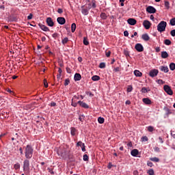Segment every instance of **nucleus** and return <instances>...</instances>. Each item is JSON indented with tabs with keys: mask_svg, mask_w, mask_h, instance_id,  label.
Segmentation results:
<instances>
[{
	"mask_svg": "<svg viewBox=\"0 0 175 175\" xmlns=\"http://www.w3.org/2000/svg\"><path fill=\"white\" fill-rule=\"evenodd\" d=\"M33 155V148L31 145H27L25 149V156L26 159H31Z\"/></svg>",
	"mask_w": 175,
	"mask_h": 175,
	"instance_id": "nucleus-1",
	"label": "nucleus"
},
{
	"mask_svg": "<svg viewBox=\"0 0 175 175\" xmlns=\"http://www.w3.org/2000/svg\"><path fill=\"white\" fill-rule=\"evenodd\" d=\"M167 25V23L165 21H161L157 25V31L159 32H165L166 31V26Z\"/></svg>",
	"mask_w": 175,
	"mask_h": 175,
	"instance_id": "nucleus-2",
	"label": "nucleus"
},
{
	"mask_svg": "<svg viewBox=\"0 0 175 175\" xmlns=\"http://www.w3.org/2000/svg\"><path fill=\"white\" fill-rule=\"evenodd\" d=\"M23 170L24 172H29V160L25 159L23 161Z\"/></svg>",
	"mask_w": 175,
	"mask_h": 175,
	"instance_id": "nucleus-3",
	"label": "nucleus"
},
{
	"mask_svg": "<svg viewBox=\"0 0 175 175\" xmlns=\"http://www.w3.org/2000/svg\"><path fill=\"white\" fill-rule=\"evenodd\" d=\"M163 90L168 95H173V90H172V88H170V86L165 85L163 86Z\"/></svg>",
	"mask_w": 175,
	"mask_h": 175,
	"instance_id": "nucleus-4",
	"label": "nucleus"
},
{
	"mask_svg": "<svg viewBox=\"0 0 175 175\" xmlns=\"http://www.w3.org/2000/svg\"><path fill=\"white\" fill-rule=\"evenodd\" d=\"M135 50L138 51V53H142V51H144V47H143V45L140 43H137L135 46Z\"/></svg>",
	"mask_w": 175,
	"mask_h": 175,
	"instance_id": "nucleus-5",
	"label": "nucleus"
},
{
	"mask_svg": "<svg viewBox=\"0 0 175 175\" xmlns=\"http://www.w3.org/2000/svg\"><path fill=\"white\" fill-rule=\"evenodd\" d=\"M158 73H159V71L157 69H153L150 71L149 76L150 77H155L156 76H158Z\"/></svg>",
	"mask_w": 175,
	"mask_h": 175,
	"instance_id": "nucleus-6",
	"label": "nucleus"
},
{
	"mask_svg": "<svg viewBox=\"0 0 175 175\" xmlns=\"http://www.w3.org/2000/svg\"><path fill=\"white\" fill-rule=\"evenodd\" d=\"M146 12L150 14L157 13V9H155V8L153 6L149 5L148 8H146Z\"/></svg>",
	"mask_w": 175,
	"mask_h": 175,
	"instance_id": "nucleus-7",
	"label": "nucleus"
},
{
	"mask_svg": "<svg viewBox=\"0 0 175 175\" xmlns=\"http://www.w3.org/2000/svg\"><path fill=\"white\" fill-rule=\"evenodd\" d=\"M143 26L144 27L145 29H150L151 27V23L149 21H144L143 22Z\"/></svg>",
	"mask_w": 175,
	"mask_h": 175,
	"instance_id": "nucleus-8",
	"label": "nucleus"
},
{
	"mask_svg": "<svg viewBox=\"0 0 175 175\" xmlns=\"http://www.w3.org/2000/svg\"><path fill=\"white\" fill-rule=\"evenodd\" d=\"M57 21L60 25H64L66 23V20L64 17H58Z\"/></svg>",
	"mask_w": 175,
	"mask_h": 175,
	"instance_id": "nucleus-9",
	"label": "nucleus"
},
{
	"mask_svg": "<svg viewBox=\"0 0 175 175\" xmlns=\"http://www.w3.org/2000/svg\"><path fill=\"white\" fill-rule=\"evenodd\" d=\"M46 21L49 27H54V21H53V18L48 17Z\"/></svg>",
	"mask_w": 175,
	"mask_h": 175,
	"instance_id": "nucleus-10",
	"label": "nucleus"
},
{
	"mask_svg": "<svg viewBox=\"0 0 175 175\" xmlns=\"http://www.w3.org/2000/svg\"><path fill=\"white\" fill-rule=\"evenodd\" d=\"M38 25L42 31H44V32L50 31V29H49L47 26L42 25V23H39Z\"/></svg>",
	"mask_w": 175,
	"mask_h": 175,
	"instance_id": "nucleus-11",
	"label": "nucleus"
},
{
	"mask_svg": "<svg viewBox=\"0 0 175 175\" xmlns=\"http://www.w3.org/2000/svg\"><path fill=\"white\" fill-rule=\"evenodd\" d=\"M127 23L128 24H129L130 25H136V23H137V21H136V19L135 18H129L127 20Z\"/></svg>",
	"mask_w": 175,
	"mask_h": 175,
	"instance_id": "nucleus-12",
	"label": "nucleus"
},
{
	"mask_svg": "<svg viewBox=\"0 0 175 175\" xmlns=\"http://www.w3.org/2000/svg\"><path fill=\"white\" fill-rule=\"evenodd\" d=\"M159 69L161 71V72H164V73H167V72H169V68L166 66H161Z\"/></svg>",
	"mask_w": 175,
	"mask_h": 175,
	"instance_id": "nucleus-13",
	"label": "nucleus"
},
{
	"mask_svg": "<svg viewBox=\"0 0 175 175\" xmlns=\"http://www.w3.org/2000/svg\"><path fill=\"white\" fill-rule=\"evenodd\" d=\"M81 8L82 14H83L84 16L88 15V13H90V10L88 8H84V5H83Z\"/></svg>",
	"mask_w": 175,
	"mask_h": 175,
	"instance_id": "nucleus-14",
	"label": "nucleus"
},
{
	"mask_svg": "<svg viewBox=\"0 0 175 175\" xmlns=\"http://www.w3.org/2000/svg\"><path fill=\"white\" fill-rule=\"evenodd\" d=\"M78 103L81 107H83L84 109H88V107H90L87 103L83 101L79 100L78 101Z\"/></svg>",
	"mask_w": 175,
	"mask_h": 175,
	"instance_id": "nucleus-15",
	"label": "nucleus"
},
{
	"mask_svg": "<svg viewBox=\"0 0 175 175\" xmlns=\"http://www.w3.org/2000/svg\"><path fill=\"white\" fill-rule=\"evenodd\" d=\"M74 80L75 81H80V80H81V75L76 73L74 76Z\"/></svg>",
	"mask_w": 175,
	"mask_h": 175,
	"instance_id": "nucleus-16",
	"label": "nucleus"
},
{
	"mask_svg": "<svg viewBox=\"0 0 175 175\" xmlns=\"http://www.w3.org/2000/svg\"><path fill=\"white\" fill-rule=\"evenodd\" d=\"M142 39H143V40L145 42H148V40H150V36H148L147 33L142 34Z\"/></svg>",
	"mask_w": 175,
	"mask_h": 175,
	"instance_id": "nucleus-17",
	"label": "nucleus"
},
{
	"mask_svg": "<svg viewBox=\"0 0 175 175\" xmlns=\"http://www.w3.org/2000/svg\"><path fill=\"white\" fill-rule=\"evenodd\" d=\"M142 102H144V103H145V105H151L152 103L151 100L148 98H143Z\"/></svg>",
	"mask_w": 175,
	"mask_h": 175,
	"instance_id": "nucleus-18",
	"label": "nucleus"
},
{
	"mask_svg": "<svg viewBox=\"0 0 175 175\" xmlns=\"http://www.w3.org/2000/svg\"><path fill=\"white\" fill-rule=\"evenodd\" d=\"M70 133H71V136H76V134L77 133V129H76V128L75 127H71Z\"/></svg>",
	"mask_w": 175,
	"mask_h": 175,
	"instance_id": "nucleus-19",
	"label": "nucleus"
},
{
	"mask_svg": "<svg viewBox=\"0 0 175 175\" xmlns=\"http://www.w3.org/2000/svg\"><path fill=\"white\" fill-rule=\"evenodd\" d=\"M131 154L132 157H137L139 155V150L137 149H133L131 150Z\"/></svg>",
	"mask_w": 175,
	"mask_h": 175,
	"instance_id": "nucleus-20",
	"label": "nucleus"
},
{
	"mask_svg": "<svg viewBox=\"0 0 175 175\" xmlns=\"http://www.w3.org/2000/svg\"><path fill=\"white\" fill-rule=\"evenodd\" d=\"M150 91H151L150 88H146V87L142 88L141 90L142 94H147V92H150Z\"/></svg>",
	"mask_w": 175,
	"mask_h": 175,
	"instance_id": "nucleus-21",
	"label": "nucleus"
},
{
	"mask_svg": "<svg viewBox=\"0 0 175 175\" xmlns=\"http://www.w3.org/2000/svg\"><path fill=\"white\" fill-rule=\"evenodd\" d=\"M134 75L136 77H142V76H143V73L137 70H134Z\"/></svg>",
	"mask_w": 175,
	"mask_h": 175,
	"instance_id": "nucleus-22",
	"label": "nucleus"
},
{
	"mask_svg": "<svg viewBox=\"0 0 175 175\" xmlns=\"http://www.w3.org/2000/svg\"><path fill=\"white\" fill-rule=\"evenodd\" d=\"M169 57V54L166 51L161 52V58L166 59Z\"/></svg>",
	"mask_w": 175,
	"mask_h": 175,
	"instance_id": "nucleus-23",
	"label": "nucleus"
},
{
	"mask_svg": "<svg viewBox=\"0 0 175 175\" xmlns=\"http://www.w3.org/2000/svg\"><path fill=\"white\" fill-rule=\"evenodd\" d=\"M100 17L102 18V20H107L108 15L105 12H102L100 15Z\"/></svg>",
	"mask_w": 175,
	"mask_h": 175,
	"instance_id": "nucleus-24",
	"label": "nucleus"
},
{
	"mask_svg": "<svg viewBox=\"0 0 175 175\" xmlns=\"http://www.w3.org/2000/svg\"><path fill=\"white\" fill-rule=\"evenodd\" d=\"M92 80L93 81H98V80H100V77L98 76V75H94L92 77Z\"/></svg>",
	"mask_w": 175,
	"mask_h": 175,
	"instance_id": "nucleus-25",
	"label": "nucleus"
},
{
	"mask_svg": "<svg viewBox=\"0 0 175 175\" xmlns=\"http://www.w3.org/2000/svg\"><path fill=\"white\" fill-rule=\"evenodd\" d=\"M83 44H85V46H88V44H90V42L88 41V38L87 37L83 38Z\"/></svg>",
	"mask_w": 175,
	"mask_h": 175,
	"instance_id": "nucleus-26",
	"label": "nucleus"
},
{
	"mask_svg": "<svg viewBox=\"0 0 175 175\" xmlns=\"http://www.w3.org/2000/svg\"><path fill=\"white\" fill-rule=\"evenodd\" d=\"M164 44L166 46H170V44H172V41H170L169 39H166L164 40Z\"/></svg>",
	"mask_w": 175,
	"mask_h": 175,
	"instance_id": "nucleus-27",
	"label": "nucleus"
},
{
	"mask_svg": "<svg viewBox=\"0 0 175 175\" xmlns=\"http://www.w3.org/2000/svg\"><path fill=\"white\" fill-rule=\"evenodd\" d=\"M150 161H152V162H159V159L157 157H150Z\"/></svg>",
	"mask_w": 175,
	"mask_h": 175,
	"instance_id": "nucleus-28",
	"label": "nucleus"
},
{
	"mask_svg": "<svg viewBox=\"0 0 175 175\" xmlns=\"http://www.w3.org/2000/svg\"><path fill=\"white\" fill-rule=\"evenodd\" d=\"M68 42H69V38H68L67 37L64 38L62 40V44H66V43H68Z\"/></svg>",
	"mask_w": 175,
	"mask_h": 175,
	"instance_id": "nucleus-29",
	"label": "nucleus"
},
{
	"mask_svg": "<svg viewBox=\"0 0 175 175\" xmlns=\"http://www.w3.org/2000/svg\"><path fill=\"white\" fill-rule=\"evenodd\" d=\"M170 70H175V64L174 63H170Z\"/></svg>",
	"mask_w": 175,
	"mask_h": 175,
	"instance_id": "nucleus-30",
	"label": "nucleus"
},
{
	"mask_svg": "<svg viewBox=\"0 0 175 175\" xmlns=\"http://www.w3.org/2000/svg\"><path fill=\"white\" fill-rule=\"evenodd\" d=\"M76 31V23H72L71 25V32Z\"/></svg>",
	"mask_w": 175,
	"mask_h": 175,
	"instance_id": "nucleus-31",
	"label": "nucleus"
},
{
	"mask_svg": "<svg viewBox=\"0 0 175 175\" xmlns=\"http://www.w3.org/2000/svg\"><path fill=\"white\" fill-rule=\"evenodd\" d=\"M98 121L99 124H103V122H105V118H102V117H99L98 118Z\"/></svg>",
	"mask_w": 175,
	"mask_h": 175,
	"instance_id": "nucleus-32",
	"label": "nucleus"
},
{
	"mask_svg": "<svg viewBox=\"0 0 175 175\" xmlns=\"http://www.w3.org/2000/svg\"><path fill=\"white\" fill-rule=\"evenodd\" d=\"M170 25H172V27H174V25H175V18H173L170 21Z\"/></svg>",
	"mask_w": 175,
	"mask_h": 175,
	"instance_id": "nucleus-33",
	"label": "nucleus"
},
{
	"mask_svg": "<svg viewBox=\"0 0 175 175\" xmlns=\"http://www.w3.org/2000/svg\"><path fill=\"white\" fill-rule=\"evenodd\" d=\"M84 143H83L81 141H79L77 143V147H83L84 146Z\"/></svg>",
	"mask_w": 175,
	"mask_h": 175,
	"instance_id": "nucleus-34",
	"label": "nucleus"
},
{
	"mask_svg": "<svg viewBox=\"0 0 175 175\" xmlns=\"http://www.w3.org/2000/svg\"><path fill=\"white\" fill-rule=\"evenodd\" d=\"M92 8H93V9L96 8V1L95 0L92 1Z\"/></svg>",
	"mask_w": 175,
	"mask_h": 175,
	"instance_id": "nucleus-35",
	"label": "nucleus"
},
{
	"mask_svg": "<svg viewBox=\"0 0 175 175\" xmlns=\"http://www.w3.org/2000/svg\"><path fill=\"white\" fill-rule=\"evenodd\" d=\"M133 90V88L132 87V85H129L127 88V92H132V91Z\"/></svg>",
	"mask_w": 175,
	"mask_h": 175,
	"instance_id": "nucleus-36",
	"label": "nucleus"
},
{
	"mask_svg": "<svg viewBox=\"0 0 175 175\" xmlns=\"http://www.w3.org/2000/svg\"><path fill=\"white\" fill-rule=\"evenodd\" d=\"M90 159V157H88V154H84L83 155V161H85V162L88 161V160Z\"/></svg>",
	"mask_w": 175,
	"mask_h": 175,
	"instance_id": "nucleus-37",
	"label": "nucleus"
},
{
	"mask_svg": "<svg viewBox=\"0 0 175 175\" xmlns=\"http://www.w3.org/2000/svg\"><path fill=\"white\" fill-rule=\"evenodd\" d=\"M14 168H15L16 170H18L20 169V163H17L14 165Z\"/></svg>",
	"mask_w": 175,
	"mask_h": 175,
	"instance_id": "nucleus-38",
	"label": "nucleus"
},
{
	"mask_svg": "<svg viewBox=\"0 0 175 175\" xmlns=\"http://www.w3.org/2000/svg\"><path fill=\"white\" fill-rule=\"evenodd\" d=\"M99 68H100V69H104V68H106V64L105 63H100L99 65Z\"/></svg>",
	"mask_w": 175,
	"mask_h": 175,
	"instance_id": "nucleus-39",
	"label": "nucleus"
},
{
	"mask_svg": "<svg viewBox=\"0 0 175 175\" xmlns=\"http://www.w3.org/2000/svg\"><path fill=\"white\" fill-rule=\"evenodd\" d=\"M70 83V81L69 80V79H65V82H64L65 87H66V85H69Z\"/></svg>",
	"mask_w": 175,
	"mask_h": 175,
	"instance_id": "nucleus-40",
	"label": "nucleus"
},
{
	"mask_svg": "<svg viewBox=\"0 0 175 175\" xmlns=\"http://www.w3.org/2000/svg\"><path fill=\"white\" fill-rule=\"evenodd\" d=\"M148 174H149V175H154V170H152V169L149 170L148 171Z\"/></svg>",
	"mask_w": 175,
	"mask_h": 175,
	"instance_id": "nucleus-41",
	"label": "nucleus"
},
{
	"mask_svg": "<svg viewBox=\"0 0 175 175\" xmlns=\"http://www.w3.org/2000/svg\"><path fill=\"white\" fill-rule=\"evenodd\" d=\"M148 131L149 132H153L154 131V126H148Z\"/></svg>",
	"mask_w": 175,
	"mask_h": 175,
	"instance_id": "nucleus-42",
	"label": "nucleus"
},
{
	"mask_svg": "<svg viewBox=\"0 0 175 175\" xmlns=\"http://www.w3.org/2000/svg\"><path fill=\"white\" fill-rule=\"evenodd\" d=\"M170 3H169V1H165V6L167 9H169L170 8Z\"/></svg>",
	"mask_w": 175,
	"mask_h": 175,
	"instance_id": "nucleus-43",
	"label": "nucleus"
},
{
	"mask_svg": "<svg viewBox=\"0 0 175 175\" xmlns=\"http://www.w3.org/2000/svg\"><path fill=\"white\" fill-rule=\"evenodd\" d=\"M142 142H148V137L147 136L142 137Z\"/></svg>",
	"mask_w": 175,
	"mask_h": 175,
	"instance_id": "nucleus-44",
	"label": "nucleus"
},
{
	"mask_svg": "<svg viewBox=\"0 0 175 175\" xmlns=\"http://www.w3.org/2000/svg\"><path fill=\"white\" fill-rule=\"evenodd\" d=\"M111 54V51H105V55H106V57H107V58H109V57H110Z\"/></svg>",
	"mask_w": 175,
	"mask_h": 175,
	"instance_id": "nucleus-45",
	"label": "nucleus"
},
{
	"mask_svg": "<svg viewBox=\"0 0 175 175\" xmlns=\"http://www.w3.org/2000/svg\"><path fill=\"white\" fill-rule=\"evenodd\" d=\"M124 54L126 57H129V51H128L127 50H124Z\"/></svg>",
	"mask_w": 175,
	"mask_h": 175,
	"instance_id": "nucleus-46",
	"label": "nucleus"
},
{
	"mask_svg": "<svg viewBox=\"0 0 175 175\" xmlns=\"http://www.w3.org/2000/svg\"><path fill=\"white\" fill-rule=\"evenodd\" d=\"M44 85L45 88H47V87H49V83H47L46 79H44Z\"/></svg>",
	"mask_w": 175,
	"mask_h": 175,
	"instance_id": "nucleus-47",
	"label": "nucleus"
},
{
	"mask_svg": "<svg viewBox=\"0 0 175 175\" xmlns=\"http://www.w3.org/2000/svg\"><path fill=\"white\" fill-rule=\"evenodd\" d=\"M147 165L150 167H152L154 166V164L152 163V162L151 161H147Z\"/></svg>",
	"mask_w": 175,
	"mask_h": 175,
	"instance_id": "nucleus-48",
	"label": "nucleus"
},
{
	"mask_svg": "<svg viewBox=\"0 0 175 175\" xmlns=\"http://www.w3.org/2000/svg\"><path fill=\"white\" fill-rule=\"evenodd\" d=\"M57 13H59V14H62V13H64V10H62V8H58Z\"/></svg>",
	"mask_w": 175,
	"mask_h": 175,
	"instance_id": "nucleus-49",
	"label": "nucleus"
},
{
	"mask_svg": "<svg viewBox=\"0 0 175 175\" xmlns=\"http://www.w3.org/2000/svg\"><path fill=\"white\" fill-rule=\"evenodd\" d=\"M157 83L158 84H165V81H163L162 79L157 80Z\"/></svg>",
	"mask_w": 175,
	"mask_h": 175,
	"instance_id": "nucleus-50",
	"label": "nucleus"
},
{
	"mask_svg": "<svg viewBox=\"0 0 175 175\" xmlns=\"http://www.w3.org/2000/svg\"><path fill=\"white\" fill-rule=\"evenodd\" d=\"M52 37L54 38V39H57V38H58V33H54L52 35Z\"/></svg>",
	"mask_w": 175,
	"mask_h": 175,
	"instance_id": "nucleus-51",
	"label": "nucleus"
},
{
	"mask_svg": "<svg viewBox=\"0 0 175 175\" xmlns=\"http://www.w3.org/2000/svg\"><path fill=\"white\" fill-rule=\"evenodd\" d=\"M66 70L67 73H72V70L69 67H66Z\"/></svg>",
	"mask_w": 175,
	"mask_h": 175,
	"instance_id": "nucleus-52",
	"label": "nucleus"
},
{
	"mask_svg": "<svg viewBox=\"0 0 175 175\" xmlns=\"http://www.w3.org/2000/svg\"><path fill=\"white\" fill-rule=\"evenodd\" d=\"M32 17H33V14H29V15L27 16V20H32Z\"/></svg>",
	"mask_w": 175,
	"mask_h": 175,
	"instance_id": "nucleus-53",
	"label": "nucleus"
},
{
	"mask_svg": "<svg viewBox=\"0 0 175 175\" xmlns=\"http://www.w3.org/2000/svg\"><path fill=\"white\" fill-rule=\"evenodd\" d=\"M79 120L83 122V121H84V116H80L79 118Z\"/></svg>",
	"mask_w": 175,
	"mask_h": 175,
	"instance_id": "nucleus-54",
	"label": "nucleus"
},
{
	"mask_svg": "<svg viewBox=\"0 0 175 175\" xmlns=\"http://www.w3.org/2000/svg\"><path fill=\"white\" fill-rule=\"evenodd\" d=\"M170 35L172 36L173 37L175 36V29H173L170 31Z\"/></svg>",
	"mask_w": 175,
	"mask_h": 175,
	"instance_id": "nucleus-55",
	"label": "nucleus"
},
{
	"mask_svg": "<svg viewBox=\"0 0 175 175\" xmlns=\"http://www.w3.org/2000/svg\"><path fill=\"white\" fill-rule=\"evenodd\" d=\"M154 151H156V152H160L161 150L159 149V147H155L154 148Z\"/></svg>",
	"mask_w": 175,
	"mask_h": 175,
	"instance_id": "nucleus-56",
	"label": "nucleus"
},
{
	"mask_svg": "<svg viewBox=\"0 0 175 175\" xmlns=\"http://www.w3.org/2000/svg\"><path fill=\"white\" fill-rule=\"evenodd\" d=\"M113 164L111 163H109V165H108V166H107V167L109 168V169H111L112 167H113Z\"/></svg>",
	"mask_w": 175,
	"mask_h": 175,
	"instance_id": "nucleus-57",
	"label": "nucleus"
},
{
	"mask_svg": "<svg viewBox=\"0 0 175 175\" xmlns=\"http://www.w3.org/2000/svg\"><path fill=\"white\" fill-rule=\"evenodd\" d=\"M114 72H120V67H116V68L113 69Z\"/></svg>",
	"mask_w": 175,
	"mask_h": 175,
	"instance_id": "nucleus-58",
	"label": "nucleus"
},
{
	"mask_svg": "<svg viewBox=\"0 0 175 175\" xmlns=\"http://www.w3.org/2000/svg\"><path fill=\"white\" fill-rule=\"evenodd\" d=\"M87 8H88V10H90L92 8V5L91 4V3H89L88 5V7H86Z\"/></svg>",
	"mask_w": 175,
	"mask_h": 175,
	"instance_id": "nucleus-59",
	"label": "nucleus"
},
{
	"mask_svg": "<svg viewBox=\"0 0 175 175\" xmlns=\"http://www.w3.org/2000/svg\"><path fill=\"white\" fill-rule=\"evenodd\" d=\"M124 36H129V33H128V31H124Z\"/></svg>",
	"mask_w": 175,
	"mask_h": 175,
	"instance_id": "nucleus-60",
	"label": "nucleus"
},
{
	"mask_svg": "<svg viewBox=\"0 0 175 175\" xmlns=\"http://www.w3.org/2000/svg\"><path fill=\"white\" fill-rule=\"evenodd\" d=\"M81 150L83 152H85V144H84L83 146H82Z\"/></svg>",
	"mask_w": 175,
	"mask_h": 175,
	"instance_id": "nucleus-61",
	"label": "nucleus"
},
{
	"mask_svg": "<svg viewBox=\"0 0 175 175\" xmlns=\"http://www.w3.org/2000/svg\"><path fill=\"white\" fill-rule=\"evenodd\" d=\"M159 140L161 144L163 143V139H162V137H159Z\"/></svg>",
	"mask_w": 175,
	"mask_h": 175,
	"instance_id": "nucleus-62",
	"label": "nucleus"
},
{
	"mask_svg": "<svg viewBox=\"0 0 175 175\" xmlns=\"http://www.w3.org/2000/svg\"><path fill=\"white\" fill-rule=\"evenodd\" d=\"M126 105H131V100H128L125 102Z\"/></svg>",
	"mask_w": 175,
	"mask_h": 175,
	"instance_id": "nucleus-63",
	"label": "nucleus"
},
{
	"mask_svg": "<svg viewBox=\"0 0 175 175\" xmlns=\"http://www.w3.org/2000/svg\"><path fill=\"white\" fill-rule=\"evenodd\" d=\"M171 136H172V137L175 139V133H174L173 132L171 133Z\"/></svg>",
	"mask_w": 175,
	"mask_h": 175,
	"instance_id": "nucleus-64",
	"label": "nucleus"
}]
</instances>
